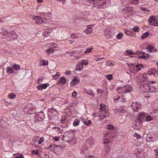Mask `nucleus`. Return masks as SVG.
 Masks as SVG:
<instances>
[{
  "mask_svg": "<svg viewBox=\"0 0 158 158\" xmlns=\"http://www.w3.org/2000/svg\"><path fill=\"white\" fill-rule=\"evenodd\" d=\"M43 80V78L42 77H40L37 81V83L38 84H40L41 83L40 82V81H42Z\"/></svg>",
  "mask_w": 158,
  "mask_h": 158,
  "instance_id": "52",
  "label": "nucleus"
},
{
  "mask_svg": "<svg viewBox=\"0 0 158 158\" xmlns=\"http://www.w3.org/2000/svg\"><path fill=\"white\" fill-rule=\"evenodd\" d=\"M132 89L131 86L130 85H127L123 88V90H125V93H130L131 92V89Z\"/></svg>",
  "mask_w": 158,
  "mask_h": 158,
  "instance_id": "10",
  "label": "nucleus"
},
{
  "mask_svg": "<svg viewBox=\"0 0 158 158\" xmlns=\"http://www.w3.org/2000/svg\"><path fill=\"white\" fill-rule=\"evenodd\" d=\"M148 34H149L148 32H146L141 36V38L143 39L145 37H147L148 36Z\"/></svg>",
  "mask_w": 158,
  "mask_h": 158,
  "instance_id": "32",
  "label": "nucleus"
},
{
  "mask_svg": "<svg viewBox=\"0 0 158 158\" xmlns=\"http://www.w3.org/2000/svg\"><path fill=\"white\" fill-rule=\"evenodd\" d=\"M44 140V137H41L39 140L38 141V144H40L42 143V142H43Z\"/></svg>",
  "mask_w": 158,
  "mask_h": 158,
  "instance_id": "37",
  "label": "nucleus"
},
{
  "mask_svg": "<svg viewBox=\"0 0 158 158\" xmlns=\"http://www.w3.org/2000/svg\"><path fill=\"white\" fill-rule=\"evenodd\" d=\"M76 37V36L75 34L73 33L71 35V38L72 39L75 38Z\"/></svg>",
  "mask_w": 158,
  "mask_h": 158,
  "instance_id": "56",
  "label": "nucleus"
},
{
  "mask_svg": "<svg viewBox=\"0 0 158 158\" xmlns=\"http://www.w3.org/2000/svg\"><path fill=\"white\" fill-rule=\"evenodd\" d=\"M48 61L47 60L45 61L44 60H42L40 61V65L44 66L46 65H48Z\"/></svg>",
  "mask_w": 158,
  "mask_h": 158,
  "instance_id": "19",
  "label": "nucleus"
},
{
  "mask_svg": "<svg viewBox=\"0 0 158 158\" xmlns=\"http://www.w3.org/2000/svg\"><path fill=\"white\" fill-rule=\"evenodd\" d=\"M142 124V121L136 120L133 123L132 127L135 129H138L141 128Z\"/></svg>",
  "mask_w": 158,
  "mask_h": 158,
  "instance_id": "3",
  "label": "nucleus"
},
{
  "mask_svg": "<svg viewBox=\"0 0 158 158\" xmlns=\"http://www.w3.org/2000/svg\"><path fill=\"white\" fill-rule=\"evenodd\" d=\"M57 131L59 133H61V130L59 128H57Z\"/></svg>",
  "mask_w": 158,
  "mask_h": 158,
  "instance_id": "64",
  "label": "nucleus"
},
{
  "mask_svg": "<svg viewBox=\"0 0 158 158\" xmlns=\"http://www.w3.org/2000/svg\"><path fill=\"white\" fill-rule=\"evenodd\" d=\"M92 48H91H91H90V49L87 48V49L85 51V53H89V52H91V50H92Z\"/></svg>",
  "mask_w": 158,
  "mask_h": 158,
  "instance_id": "54",
  "label": "nucleus"
},
{
  "mask_svg": "<svg viewBox=\"0 0 158 158\" xmlns=\"http://www.w3.org/2000/svg\"><path fill=\"white\" fill-rule=\"evenodd\" d=\"M124 32L128 35L131 36H135L136 35L135 34L131 32V30H127V29H124Z\"/></svg>",
  "mask_w": 158,
  "mask_h": 158,
  "instance_id": "9",
  "label": "nucleus"
},
{
  "mask_svg": "<svg viewBox=\"0 0 158 158\" xmlns=\"http://www.w3.org/2000/svg\"><path fill=\"white\" fill-rule=\"evenodd\" d=\"M89 95L91 96L92 97H94L95 95L94 93L92 92H89L87 93Z\"/></svg>",
  "mask_w": 158,
  "mask_h": 158,
  "instance_id": "50",
  "label": "nucleus"
},
{
  "mask_svg": "<svg viewBox=\"0 0 158 158\" xmlns=\"http://www.w3.org/2000/svg\"><path fill=\"white\" fill-rule=\"evenodd\" d=\"M133 30L135 32H138L139 30V27L138 26H135L133 28Z\"/></svg>",
  "mask_w": 158,
  "mask_h": 158,
  "instance_id": "35",
  "label": "nucleus"
},
{
  "mask_svg": "<svg viewBox=\"0 0 158 158\" xmlns=\"http://www.w3.org/2000/svg\"><path fill=\"white\" fill-rule=\"evenodd\" d=\"M106 66H114V64H112L110 61H108L106 62Z\"/></svg>",
  "mask_w": 158,
  "mask_h": 158,
  "instance_id": "40",
  "label": "nucleus"
},
{
  "mask_svg": "<svg viewBox=\"0 0 158 158\" xmlns=\"http://www.w3.org/2000/svg\"><path fill=\"white\" fill-rule=\"evenodd\" d=\"M58 81L61 82L62 84H64L66 82V79L64 77H63L60 78Z\"/></svg>",
  "mask_w": 158,
  "mask_h": 158,
  "instance_id": "20",
  "label": "nucleus"
},
{
  "mask_svg": "<svg viewBox=\"0 0 158 158\" xmlns=\"http://www.w3.org/2000/svg\"><path fill=\"white\" fill-rule=\"evenodd\" d=\"M52 76H53V78H54V79H55V80L59 78L57 76H56V75H53Z\"/></svg>",
  "mask_w": 158,
  "mask_h": 158,
  "instance_id": "58",
  "label": "nucleus"
},
{
  "mask_svg": "<svg viewBox=\"0 0 158 158\" xmlns=\"http://www.w3.org/2000/svg\"><path fill=\"white\" fill-rule=\"evenodd\" d=\"M41 86V85L40 84L37 87V88L38 90H42V88Z\"/></svg>",
  "mask_w": 158,
  "mask_h": 158,
  "instance_id": "53",
  "label": "nucleus"
},
{
  "mask_svg": "<svg viewBox=\"0 0 158 158\" xmlns=\"http://www.w3.org/2000/svg\"><path fill=\"white\" fill-rule=\"evenodd\" d=\"M52 30L53 29L52 28L46 29L43 34V35L44 37L48 36L49 35V34L51 33Z\"/></svg>",
  "mask_w": 158,
  "mask_h": 158,
  "instance_id": "8",
  "label": "nucleus"
},
{
  "mask_svg": "<svg viewBox=\"0 0 158 158\" xmlns=\"http://www.w3.org/2000/svg\"><path fill=\"white\" fill-rule=\"evenodd\" d=\"M85 32L87 34H91L92 32V29L91 27H87L85 31Z\"/></svg>",
  "mask_w": 158,
  "mask_h": 158,
  "instance_id": "15",
  "label": "nucleus"
},
{
  "mask_svg": "<svg viewBox=\"0 0 158 158\" xmlns=\"http://www.w3.org/2000/svg\"><path fill=\"white\" fill-rule=\"evenodd\" d=\"M54 139H55V140L56 141H57L59 140V138L58 137H56L54 138Z\"/></svg>",
  "mask_w": 158,
  "mask_h": 158,
  "instance_id": "59",
  "label": "nucleus"
},
{
  "mask_svg": "<svg viewBox=\"0 0 158 158\" xmlns=\"http://www.w3.org/2000/svg\"><path fill=\"white\" fill-rule=\"evenodd\" d=\"M39 139V138L38 137L35 136V137H34L33 139V142H35V143H37V141H38Z\"/></svg>",
  "mask_w": 158,
  "mask_h": 158,
  "instance_id": "43",
  "label": "nucleus"
},
{
  "mask_svg": "<svg viewBox=\"0 0 158 158\" xmlns=\"http://www.w3.org/2000/svg\"><path fill=\"white\" fill-rule=\"evenodd\" d=\"M7 72L8 73H13L14 72V71L11 67H9L7 68Z\"/></svg>",
  "mask_w": 158,
  "mask_h": 158,
  "instance_id": "29",
  "label": "nucleus"
},
{
  "mask_svg": "<svg viewBox=\"0 0 158 158\" xmlns=\"http://www.w3.org/2000/svg\"><path fill=\"white\" fill-rule=\"evenodd\" d=\"M80 120L78 118H76L73 123V125L74 126L77 127L78 126L80 123Z\"/></svg>",
  "mask_w": 158,
  "mask_h": 158,
  "instance_id": "17",
  "label": "nucleus"
},
{
  "mask_svg": "<svg viewBox=\"0 0 158 158\" xmlns=\"http://www.w3.org/2000/svg\"><path fill=\"white\" fill-rule=\"evenodd\" d=\"M104 114H108V115H109V112L108 111H105Z\"/></svg>",
  "mask_w": 158,
  "mask_h": 158,
  "instance_id": "63",
  "label": "nucleus"
},
{
  "mask_svg": "<svg viewBox=\"0 0 158 158\" xmlns=\"http://www.w3.org/2000/svg\"><path fill=\"white\" fill-rule=\"evenodd\" d=\"M41 87L42 88V89H45L48 85H49V84H47L46 83H45L44 84H41Z\"/></svg>",
  "mask_w": 158,
  "mask_h": 158,
  "instance_id": "33",
  "label": "nucleus"
},
{
  "mask_svg": "<svg viewBox=\"0 0 158 158\" xmlns=\"http://www.w3.org/2000/svg\"><path fill=\"white\" fill-rule=\"evenodd\" d=\"M155 151L156 152L155 155L156 158H158V150H155Z\"/></svg>",
  "mask_w": 158,
  "mask_h": 158,
  "instance_id": "57",
  "label": "nucleus"
},
{
  "mask_svg": "<svg viewBox=\"0 0 158 158\" xmlns=\"http://www.w3.org/2000/svg\"><path fill=\"white\" fill-rule=\"evenodd\" d=\"M122 118H123L124 119L123 120H121L120 121H121V123H124L125 122V120H126V118H125V117H122Z\"/></svg>",
  "mask_w": 158,
  "mask_h": 158,
  "instance_id": "55",
  "label": "nucleus"
},
{
  "mask_svg": "<svg viewBox=\"0 0 158 158\" xmlns=\"http://www.w3.org/2000/svg\"><path fill=\"white\" fill-rule=\"evenodd\" d=\"M66 117L65 116L62 117L60 120L61 123H63V124L61 125V126L64 127H66L68 124V121L66 120Z\"/></svg>",
  "mask_w": 158,
  "mask_h": 158,
  "instance_id": "6",
  "label": "nucleus"
},
{
  "mask_svg": "<svg viewBox=\"0 0 158 158\" xmlns=\"http://www.w3.org/2000/svg\"><path fill=\"white\" fill-rule=\"evenodd\" d=\"M123 34L122 33H120L118 34L116 37L118 39H120L123 36Z\"/></svg>",
  "mask_w": 158,
  "mask_h": 158,
  "instance_id": "38",
  "label": "nucleus"
},
{
  "mask_svg": "<svg viewBox=\"0 0 158 158\" xmlns=\"http://www.w3.org/2000/svg\"><path fill=\"white\" fill-rule=\"evenodd\" d=\"M33 152H34L35 154H37L39 153V152L38 150H35V151H34Z\"/></svg>",
  "mask_w": 158,
  "mask_h": 158,
  "instance_id": "61",
  "label": "nucleus"
},
{
  "mask_svg": "<svg viewBox=\"0 0 158 158\" xmlns=\"http://www.w3.org/2000/svg\"><path fill=\"white\" fill-rule=\"evenodd\" d=\"M100 107L99 109L100 112H101L102 111L105 110L104 105H103V106H102V104H101L100 106Z\"/></svg>",
  "mask_w": 158,
  "mask_h": 158,
  "instance_id": "31",
  "label": "nucleus"
},
{
  "mask_svg": "<svg viewBox=\"0 0 158 158\" xmlns=\"http://www.w3.org/2000/svg\"><path fill=\"white\" fill-rule=\"evenodd\" d=\"M43 158H49V156L47 154H45L44 156V157H43Z\"/></svg>",
  "mask_w": 158,
  "mask_h": 158,
  "instance_id": "60",
  "label": "nucleus"
},
{
  "mask_svg": "<svg viewBox=\"0 0 158 158\" xmlns=\"http://www.w3.org/2000/svg\"><path fill=\"white\" fill-rule=\"evenodd\" d=\"M83 66L81 64H77L76 67V70H82L83 69Z\"/></svg>",
  "mask_w": 158,
  "mask_h": 158,
  "instance_id": "16",
  "label": "nucleus"
},
{
  "mask_svg": "<svg viewBox=\"0 0 158 158\" xmlns=\"http://www.w3.org/2000/svg\"><path fill=\"white\" fill-rule=\"evenodd\" d=\"M103 114H102V116H101L102 119H103L104 118H107L109 116V115H108V114H104V113Z\"/></svg>",
  "mask_w": 158,
  "mask_h": 158,
  "instance_id": "48",
  "label": "nucleus"
},
{
  "mask_svg": "<svg viewBox=\"0 0 158 158\" xmlns=\"http://www.w3.org/2000/svg\"><path fill=\"white\" fill-rule=\"evenodd\" d=\"M80 80L77 77H74L71 82V86H73L74 85H77L80 82Z\"/></svg>",
  "mask_w": 158,
  "mask_h": 158,
  "instance_id": "7",
  "label": "nucleus"
},
{
  "mask_svg": "<svg viewBox=\"0 0 158 158\" xmlns=\"http://www.w3.org/2000/svg\"><path fill=\"white\" fill-rule=\"evenodd\" d=\"M147 49L152 52H156V49H155L154 47L151 45L148 46Z\"/></svg>",
  "mask_w": 158,
  "mask_h": 158,
  "instance_id": "13",
  "label": "nucleus"
},
{
  "mask_svg": "<svg viewBox=\"0 0 158 158\" xmlns=\"http://www.w3.org/2000/svg\"><path fill=\"white\" fill-rule=\"evenodd\" d=\"M42 120L41 118L39 117L38 116H36L34 118V121L37 122L41 121Z\"/></svg>",
  "mask_w": 158,
  "mask_h": 158,
  "instance_id": "30",
  "label": "nucleus"
},
{
  "mask_svg": "<svg viewBox=\"0 0 158 158\" xmlns=\"http://www.w3.org/2000/svg\"><path fill=\"white\" fill-rule=\"evenodd\" d=\"M110 29L109 28L107 29L105 31V35L106 36V37L108 38L111 37V35L110 34Z\"/></svg>",
  "mask_w": 158,
  "mask_h": 158,
  "instance_id": "12",
  "label": "nucleus"
},
{
  "mask_svg": "<svg viewBox=\"0 0 158 158\" xmlns=\"http://www.w3.org/2000/svg\"><path fill=\"white\" fill-rule=\"evenodd\" d=\"M131 8V7H126L125 9H123L122 10V12L123 13H128L131 11L130 9Z\"/></svg>",
  "mask_w": 158,
  "mask_h": 158,
  "instance_id": "18",
  "label": "nucleus"
},
{
  "mask_svg": "<svg viewBox=\"0 0 158 158\" xmlns=\"http://www.w3.org/2000/svg\"><path fill=\"white\" fill-rule=\"evenodd\" d=\"M15 158H24L23 155L20 153H17L15 154Z\"/></svg>",
  "mask_w": 158,
  "mask_h": 158,
  "instance_id": "27",
  "label": "nucleus"
},
{
  "mask_svg": "<svg viewBox=\"0 0 158 158\" xmlns=\"http://www.w3.org/2000/svg\"><path fill=\"white\" fill-rule=\"evenodd\" d=\"M136 71H139L141 70V68L140 67L139 64H137L133 68Z\"/></svg>",
  "mask_w": 158,
  "mask_h": 158,
  "instance_id": "24",
  "label": "nucleus"
},
{
  "mask_svg": "<svg viewBox=\"0 0 158 158\" xmlns=\"http://www.w3.org/2000/svg\"><path fill=\"white\" fill-rule=\"evenodd\" d=\"M9 96L11 98H13L16 97L14 93H11L10 94Z\"/></svg>",
  "mask_w": 158,
  "mask_h": 158,
  "instance_id": "46",
  "label": "nucleus"
},
{
  "mask_svg": "<svg viewBox=\"0 0 158 158\" xmlns=\"http://www.w3.org/2000/svg\"><path fill=\"white\" fill-rule=\"evenodd\" d=\"M107 128L109 130H112V129L114 127L112 125H108L107 126Z\"/></svg>",
  "mask_w": 158,
  "mask_h": 158,
  "instance_id": "42",
  "label": "nucleus"
},
{
  "mask_svg": "<svg viewBox=\"0 0 158 158\" xmlns=\"http://www.w3.org/2000/svg\"><path fill=\"white\" fill-rule=\"evenodd\" d=\"M146 121H149L152 120L153 118L152 117L150 116H147L146 117Z\"/></svg>",
  "mask_w": 158,
  "mask_h": 158,
  "instance_id": "34",
  "label": "nucleus"
},
{
  "mask_svg": "<svg viewBox=\"0 0 158 158\" xmlns=\"http://www.w3.org/2000/svg\"><path fill=\"white\" fill-rule=\"evenodd\" d=\"M153 24L154 26H158V20L156 19L154 22L153 23Z\"/></svg>",
  "mask_w": 158,
  "mask_h": 158,
  "instance_id": "45",
  "label": "nucleus"
},
{
  "mask_svg": "<svg viewBox=\"0 0 158 158\" xmlns=\"http://www.w3.org/2000/svg\"><path fill=\"white\" fill-rule=\"evenodd\" d=\"M97 91L98 93H103L104 92L103 90L99 89H97Z\"/></svg>",
  "mask_w": 158,
  "mask_h": 158,
  "instance_id": "51",
  "label": "nucleus"
},
{
  "mask_svg": "<svg viewBox=\"0 0 158 158\" xmlns=\"http://www.w3.org/2000/svg\"><path fill=\"white\" fill-rule=\"evenodd\" d=\"M126 55H134L135 54V52H131V50H127L126 51Z\"/></svg>",
  "mask_w": 158,
  "mask_h": 158,
  "instance_id": "28",
  "label": "nucleus"
},
{
  "mask_svg": "<svg viewBox=\"0 0 158 158\" xmlns=\"http://www.w3.org/2000/svg\"><path fill=\"white\" fill-rule=\"evenodd\" d=\"M82 122L84 124L87 126L91 124V122L90 120H85L84 119H83Z\"/></svg>",
  "mask_w": 158,
  "mask_h": 158,
  "instance_id": "21",
  "label": "nucleus"
},
{
  "mask_svg": "<svg viewBox=\"0 0 158 158\" xmlns=\"http://www.w3.org/2000/svg\"><path fill=\"white\" fill-rule=\"evenodd\" d=\"M133 106H134L135 108H134V107H133V111L134 112H139V108L140 107V105H139V106H138V105L137 106H135V105H133Z\"/></svg>",
  "mask_w": 158,
  "mask_h": 158,
  "instance_id": "22",
  "label": "nucleus"
},
{
  "mask_svg": "<svg viewBox=\"0 0 158 158\" xmlns=\"http://www.w3.org/2000/svg\"><path fill=\"white\" fill-rule=\"evenodd\" d=\"M155 17L154 16H151L149 19L148 21L150 23H153L156 19H155Z\"/></svg>",
  "mask_w": 158,
  "mask_h": 158,
  "instance_id": "26",
  "label": "nucleus"
},
{
  "mask_svg": "<svg viewBox=\"0 0 158 158\" xmlns=\"http://www.w3.org/2000/svg\"><path fill=\"white\" fill-rule=\"evenodd\" d=\"M70 134L68 132H66L64 135L62 136V140L64 141L72 143V138L69 136Z\"/></svg>",
  "mask_w": 158,
  "mask_h": 158,
  "instance_id": "4",
  "label": "nucleus"
},
{
  "mask_svg": "<svg viewBox=\"0 0 158 158\" xmlns=\"http://www.w3.org/2000/svg\"><path fill=\"white\" fill-rule=\"evenodd\" d=\"M140 53H141L142 55L140 56H139L138 57L139 59H146L147 58H148V55L146 54L147 55V56L145 55V54L144 52H141Z\"/></svg>",
  "mask_w": 158,
  "mask_h": 158,
  "instance_id": "14",
  "label": "nucleus"
},
{
  "mask_svg": "<svg viewBox=\"0 0 158 158\" xmlns=\"http://www.w3.org/2000/svg\"><path fill=\"white\" fill-rule=\"evenodd\" d=\"M146 114L143 112H140L138 114V118L137 120H142L143 118L145 117Z\"/></svg>",
  "mask_w": 158,
  "mask_h": 158,
  "instance_id": "11",
  "label": "nucleus"
},
{
  "mask_svg": "<svg viewBox=\"0 0 158 158\" xmlns=\"http://www.w3.org/2000/svg\"><path fill=\"white\" fill-rule=\"evenodd\" d=\"M120 98V97L119 96H118V95H116L114 97V100L116 101V100H119Z\"/></svg>",
  "mask_w": 158,
  "mask_h": 158,
  "instance_id": "49",
  "label": "nucleus"
},
{
  "mask_svg": "<svg viewBox=\"0 0 158 158\" xmlns=\"http://www.w3.org/2000/svg\"><path fill=\"white\" fill-rule=\"evenodd\" d=\"M77 95V93L75 91H74L72 94V96L74 98H76Z\"/></svg>",
  "mask_w": 158,
  "mask_h": 158,
  "instance_id": "47",
  "label": "nucleus"
},
{
  "mask_svg": "<svg viewBox=\"0 0 158 158\" xmlns=\"http://www.w3.org/2000/svg\"><path fill=\"white\" fill-rule=\"evenodd\" d=\"M124 106H122L119 107V109L117 110L118 112L121 113L123 112L125 110H124Z\"/></svg>",
  "mask_w": 158,
  "mask_h": 158,
  "instance_id": "23",
  "label": "nucleus"
},
{
  "mask_svg": "<svg viewBox=\"0 0 158 158\" xmlns=\"http://www.w3.org/2000/svg\"><path fill=\"white\" fill-rule=\"evenodd\" d=\"M140 10H143L145 12L147 11V12H149V10L146 8L144 7H140ZM146 13V12H145Z\"/></svg>",
  "mask_w": 158,
  "mask_h": 158,
  "instance_id": "39",
  "label": "nucleus"
},
{
  "mask_svg": "<svg viewBox=\"0 0 158 158\" xmlns=\"http://www.w3.org/2000/svg\"><path fill=\"white\" fill-rule=\"evenodd\" d=\"M80 64H82V65H83V64L85 65H86L88 64V62L86 61V60H84L82 61Z\"/></svg>",
  "mask_w": 158,
  "mask_h": 158,
  "instance_id": "44",
  "label": "nucleus"
},
{
  "mask_svg": "<svg viewBox=\"0 0 158 158\" xmlns=\"http://www.w3.org/2000/svg\"><path fill=\"white\" fill-rule=\"evenodd\" d=\"M33 19H35V22L36 24H40L43 22V19L44 18H42L40 16H34Z\"/></svg>",
  "mask_w": 158,
  "mask_h": 158,
  "instance_id": "5",
  "label": "nucleus"
},
{
  "mask_svg": "<svg viewBox=\"0 0 158 158\" xmlns=\"http://www.w3.org/2000/svg\"><path fill=\"white\" fill-rule=\"evenodd\" d=\"M89 3L93 5V6L98 8L103 7V6L105 4V2L102 0H85Z\"/></svg>",
  "mask_w": 158,
  "mask_h": 158,
  "instance_id": "1",
  "label": "nucleus"
},
{
  "mask_svg": "<svg viewBox=\"0 0 158 158\" xmlns=\"http://www.w3.org/2000/svg\"><path fill=\"white\" fill-rule=\"evenodd\" d=\"M46 51L47 53H48V55H49L50 54V53L52 52V53L54 51V50L52 49H49L48 50H46Z\"/></svg>",
  "mask_w": 158,
  "mask_h": 158,
  "instance_id": "36",
  "label": "nucleus"
},
{
  "mask_svg": "<svg viewBox=\"0 0 158 158\" xmlns=\"http://www.w3.org/2000/svg\"><path fill=\"white\" fill-rule=\"evenodd\" d=\"M71 73V71H69V72H68V71H66V72H65V74H66V75H68V74H70Z\"/></svg>",
  "mask_w": 158,
  "mask_h": 158,
  "instance_id": "62",
  "label": "nucleus"
},
{
  "mask_svg": "<svg viewBox=\"0 0 158 158\" xmlns=\"http://www.w3.org/2000/svg\"><path fill=\"white\" fill-rule=\"evenodd\" d=\"M12 68L15 70H18L20 69V66L19 65L15 64L12 66Z\"/></svg>",
  "mask_w": 158,
  "mask_h": 158,
  "instance_id": "25",
  "label": "nucleus"
},
{
  "mask_svg": "<svg viewBox=\"0 0 158 158\" xmlns=\"http://www.w3.org/2000/svg\"><path fill=\"white\" fill-rule=\"evenodd\" d=\"M139 88L143 93L152 92H154L155 90L154 87L149 86L147 84H143L141 85Z\"/></svg>",
  "mask_w": 158,
  "mask_h": 158,
  "instance_id": "2",
  "label": "nucleus"
},
{
  "mask_svg": "<svg viewBox=\"0 0 158 158\" xmlns=\"http://www.w3.org/2000/svg\"><path fill=\"white\" fill-rule=\"evenodd\" d=\"M106 77L109 80H111L112 79L113 76L111 74H110L107 75Z\"/></svg>",
  "mask_w": 158,
  "mask_h": 158,
  "instance_id": "41",
  "label": "nucleus"
}]
</instances>
